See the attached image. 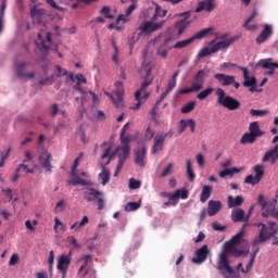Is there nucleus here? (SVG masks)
I'll return each mask as SVG.
<instances>
[{"mask_svg": "<svg viewBox=\"0 0 278 278\" xmlns=\"http://www.w3.org/2000/svg\"><path fill=\"white\" fill-rule=\"evenodd\" d=\"M261 68H266L265 75H275V68H278V63L273 62V59H262L258 61L257 65Z\"/></svg>", "mask_w": 278, "mask_h": 278, "instance_id": "obj_18", "label": "nucleus"}, {"mask_svg": "<svg viewBox=\"0 0 278 278\" xmlns=\"http://www.w3.org/2000/svg\"><path fill=\"white\" fill-rule=\"evenodd\" d=\"M223 208L220 201L211 200L208 201L207 214L208 216H216V213Z\"/></svg>", "mask_w": 278, "mask_h": 278, "instance_id": "obj_35", "label": "nucleus"}, {"mask_svg": "<svg viewBox=\"0 0 278 278\" xmlns=\"http://www.w3.org/2000/svg\"><path fill=\"white\" fill-rule=\"evenodd\" d=\"M244 203L242 195H237L233 200L232 195L228 197V207H238Z\"/></svg>", "mask_w": 278, "mask_h": 278, "instance_id": "obj_39", "label": "nucleus"}, {"mask_svg": "<svg viewBox=\"0 0 278 278\" xmlns=\"http://www.w3.org/2000/svg\"><path fill=\"white\" fill-rule=\"evenodd\" d=\"M244 236V231L241 230L240 232H238L237 235H235L229 241L232 244H236L238 247V244H240L242 242V237Z\"/></svg>", "mask_w": 278, "mask_h": 278, "instance_id": "obj_49", "label": "nucleus"}, {"mask_svg": "<svg viewBox=\"0 0 278 278\" xmlns=\"http://www.w3.org/2000/svg\"><path fill=\"white\" fill-rule=\"evenodd\" d=\"M68 78L71 79V81H77L76 84H88V79L86 78V76H84V74H70Z\"/></svg>", "mask_w": 278, "mask_h": 278, "instance_id": "obj_42", "label": "nucleus"}, {"mask_svg": "<svg viewBox=\"0 0 278 278\" xmlns=\"http://www.w3.org/2000/svg\"><path fill=\"white\" fill-rule=\"evenodd\" d=\"M166 24V20L155 23V21H143L138 26V31L140 34H153V31H157L159 29H162L164 25Z\"/></svg>", "mask_w": 278, "mask_h": 278, "instance_id": "obj_7", "label": "nucleus"}, {"mask_svg": "<svg viewBox=\"0 0 278 278\" xmlns=\"http://www.w3.org/2000/svg\"><path fill=\"white\" fill-rule=\"evenodd\" d=\"M253 227H261V230L257 236L254 237V239L251 241V244L256 247V244H264L266 242V224L264 223H257L253 224Z\"/></svg>", "mask_w": 278, "mask_h": 278, "instance_id": "obj_19", "label": "nucleus"}, {"mask_svg": "<svg viewBox=\"0 0 278 278\" xmlns=\"http://www.w3.org/2000/svg\"><path fill=\"white\" fill-rule=\"evenodd\" d=\"M210 197H212V187L205 185L203 188H202V192L200 194V201L201 203H205Z\"/></svg>", "mask_w": 278, "mask_h": 278, "instance_id": "obj_40", "label": "nucleus"}, {"mask_svg": "<svg viewBox=\"0 0 278 278\" xmlns=\"http://www.w3.org/2000/svg\"><path fill=\"white\" fill-rule=\"evenodd\" d=\"M216 10V0H203L198 3L195 12H214Z\"/></svg>", "mask_w": 278, "mask_h": 278, "instance_id": "obj_22", "label": "nucleus"}, {"mask_svg": "<svg viewBox=\"0 0 278 278\" xmlns=\"http://www.w3.org/2000/svg\"><path fill=\"white\" fill-rule=\"evenodd\" d=\"M83 194L85 201H88V203H92V201H97L99 197L103 194V192L94 188H87Z\"/></svg>", "mask_w": 278, "mask_h": 278, "instance_id": "obj_23", "label": "nucleus"}, {"mask_svg": "<svg viewBox=\"0 0 278 278\" xmlns=\"http://www.w3.org/2000/svg\"><path fill=\"white\" fill-rule=\"evenodd\" d=\"M52 161H53V156L49 152H46L43 155L39 156V162H40L42 168H45V170H47V173L52 172V168H53V166L51 165Z\"/></svg>", "mask_w": 278, "mask_h": 278, "instance_id": "obj_26", "label": "nucleus"}, {"mask_svg": "<svg viewBox=\"0 0 278 278\" xmlns=\"http://www.w3.org/2000/svg\"><path fill=\"white\" fill-rule=\"evenodd\" d=\"M134 10H136V4H131L130 7L127 8L126 14H121L116 18V25H121V23H129V16L134 13Z\"/></svg>", "mask_w": 278, "mask_h": 278, "instance_id": "obj_32", "label": "nucleus"}, {"mask_svg": "<svg viewBox=\"0 0 278 278\" xmlns=\"http://www.w3.org/2000/svg\"><path fill=\"white\" fill-rule=\"evenodd\" d=\"M264 130L260 128V122H252L249 126V132H245L241 139V144H253L257 138H262L264 136Z\"/></svg>", "mask_w": 278, "mask_h": 278, "instance_id": "obj_5", "label": "nucleus"}, {"mask_svg": "<svg viewBox=\"0 0 278 278\" xmlns=\"http://www.w3.org/2000/svg\"><path fill=\"white\" fill-rule=\"evenodd\" d=\"M108 97H110L115 105V108H124L125 101L123 100V97L125 94V85H123V81H116L115 83V96H112L110 93H106Z\"/></svg>", "mask_w": 278, "mask_h": 278, "instance_id": "obj_8", "label": "nucleus"}, {"mask_svg": "<svg viewBox=\"0 0 278 278\" xmlns=\"http://www.w3.org/2000/svg\"><path fill=\"white\" fill-rule=\"evenodd\" d=\"M173 163H169L164 170L161 173L160 177L161 179H164V177H168V175H170V173H173Z\"/></svg>", "mask_w": 278, "mask_h": 278, "instance_id": "obj_56", "label": "nucleus"}, {"mask_svg": "<svg viewBox=\"0 0 278 278\" xmlns=\"http://www.w3.org/2000/svg\"><path fill=\"white\" fill-rule=\"evenodd\" d=\"M235 77L236 76L220 74V73H217L214 75V79H216L218 84H220V86H224V87L231 86L233 84Z\"/></svg>", "mask_w": 278, "mask_h": 278, "instance_id": "obj_27", "label": "nucleus"}, {"mask_svg": "<svg viewBox=\"0 0 278 278\" xmlns=\"http://www.w3.org/2000/svg\"><path fill=\"white\" fill-rule=\"evenodd\" d=\"M22 170H24V173L34 175V169H29V166H27L25 164H20L16 168V173H21Z\"/></svg>", "mask_w": 278, "mask_h": 278, "instance_id": "obj_57", "label": "nucleus"}, {"mask_svg": "<svg viewBox=\"0 0 278 278\" xmlns=\"http://www.w3.org/2000/svg\"><path fill=\"white\" fill-rule=\"evenodd\" d=\"M197 162L198 166H200V168H203L205 166V156H203V154L201 153L197 154Z\"/></svg>", "mask_w": 278, "mask_h": 278, "instance_id": "obj_62", "label": "nucleus"}, {"mask_svg": "<svg viewBox=\"0 0 278 278\" xmlns=\"http://www.w3.org/2000/svg\"><path fill=\"white\" fill-rule=\"evenodd\" d=\"M252 248L254 249L253 253L251 254V258L247 265L245 269H242V273L247 275V273H251V268H253V264H255V258L257 257V254L260 253V244H252Z\"/></svg>", "mask_w": 278, "mask_h": 278, "instance_id": "obj_33", "label": "nucleus"}, {"mask_svg": "<svg viewBox=\"0 0 278 278\" xmlns=\"http://www.w3.org/2000/svg\"><path fill=\"white\" fill-rule=\"evenodd\" d=\"M173 130H169L165 134L157 135L154 137L153 146H152V155L159 153V151H164V142H166V138H170L173 136Z\"/></svg>", "mask_w": 278, "mask_h": 278, "instance_id": "obj_11", "label": "nucleus"}, {"mask_svg": "<svg viewBox=\"0 0 278 278\" xmlns=\"http://www.w3.org/2000/svg\"><path fill=\"white\" fill-rule=\"evenodd\" d=\"M269 36H273V26L266 24L262 33L256 38L257 45H262L263 42H266Z\"/></svg>", "mask_w": 278, "mask_h": 278, "instance_id": "obj_30", "label": "nucleus"}, {"mask_svg": "<svg viewBox=\"0 0 278 278\" xmlns=\"http://www.w3.org/2000/svg\"><path fill=\"white\" fill-rule=\"evenodd\" d=\"M54 231H58V228L60 227L61 231H66V226L63 225L58 217L54 218Z\"/></svg>", "mask_w": 278, "mask_h": 278, "instance_id": "obj_60", "label": "nucleus"}, {"mask_svg": "<svg viewBox=\"0 0 278 278\" xmlns=\"http://www.w3.org/2000/svg\"><path fill=\"white\" fill-rule=\"evenodd\" d=\"M213 92H214V88L208 87L202 90L200 93H198L197 99H199V101H205V99H207V97H210Z\"/></svg>", "mask_w": 278, "mask_h": 278, "instance_id": "obj_43", "label": "nucleus"}, {"mask_svg": "<svg viewBox=\"0 0 278 278\" xmlns=\"http://www.w3.org/2000/svg\"><path fill=\"white\" fill-rule=\"evenodd\" d=\"M179 199H188V190H176L174 197H172L167 202H164L162 207L166 210V207H169V205H177V203H179Z\"/></svg>", "mask_w": 278, "mask_h": 278, "instance_id": "obj_17", "label": "nucleus"}, {"mask_svg": "<svg viewBox=\"0 0 278 278\" xmlns=\"http://www.w3.org/2000/svg\"><path fill=\"white\" fill-rule=\"evenodd\" d=\"M144 138L146 140H153V138H155V130L148 126L144 132Z\"/></svg>", "mask_w": 278, "mask_h": 278, "instance_id": "obj_58", "label": "nucleus"}, {"mask_svg": "<svg viewBox=\"0 0 278 278\" xmlns=\"http://www.w3.org/2000/svg\"><path fill=\"white\" fill-rule=\"evenodd\" d=\"M255 176L249 175L244 179V184H250V186H257L260 181L264 178V165H255L253 168Z\"/></svg>", "mask_w": 278, "mask_h": 278, "instance_id": "obj_13", "label": "nucleus"}, {"mask_svg": "<svg viewBox=\"0 0 278 278\" xmlns=\"http://www.w3.org/2000/svg\"><path fill=\"white\" fill-rule=\"evenodd\" d=\"M151 65L142 64L140 72L141 87L135 92V99L137 103L130 108V110H140L142 104L149 99L150 93L147 92V88L153 84V75L151 74Z\"/></svg>", "mask_w": 278, "mask_h": 278, "instance_id": "obj_3", "label": "nucleus"}, {"mask_svg": "<svg viewBox=\"0 0 278 278\" xmlns=\"http://www.w3.org/2000/svg\"><path fill=\"white\" fill-rule=\"evenodd\" d=\"M239 71H242L243 73V86L244 88H250V92H262V89H257V78L255 76H249V68L247 67H239Z\"/></svg>", "mask_w": 278, "mask_h": 278, "instance_id": "obj_9", "label": "nucleus"}, {"mask_svg": "<svg viewBox=\"0 0 278 278\" xmlns=\"http://www.w3.org/2000/svg\"><path fill=\"white\" fill-rule=\"evenodd\" d=\"M257 16V10H254L252 12V14L245 20V22L243 23V27L244 29H247L248 31H255V29H257V24H253L250 25L251 22Z\"/></svg>", "mask_w": 278, "mask_h": 278, "instance_id": "obj_38", "label": "nucleus"}, {"mask_svg": "<svg viewBox=\"0 0 278 278\" xmlns=\"http://www.w3.org/2000/svg\"><path fill=\"white\" fill-rule=\"evenodd\" d=\"M187 175H188L189 181H194L197 176L194 175V172L192 170V161L191 160H187Z\"/></svg>", "mask_w": 278, "mask_h": 278, "instance_id": "obj_47", "label": "nucleus"}, {"mask_svg": "<svg viewBox=\"0 0 278 278\" xmlns=\"http://www.w3.org/2000/svg\"><path fill=\"white\" fill-rule=\"evenodd\" d=\"M71 177L72 178L67 180L68 186H90V182L79 177L75 170L71 172Z\"/></svg>", "mask_w": 278, "mask_h": 278, "instance_id": "obj_28", "label": "nucleus"}, {"mask_svg": "<svg viewBox=\"0 0 278 278\" xmlns=\"http://www.w3.org/2000/svg\"><path fill=\"white\" fill-rule=\"evenodd\" d=\"M215 94L217 97V105H220L222 108H225L230 112H236V110H240L242 103H240L238 99L228 96L225 92V89L217 88Z\"/></svg>", "mask_w": 278, "mask_h": 278, "instance_id": "obj_4", "label": "nucleus"}, {"mask_svg": "<svg viewBox=\"0 0 278 278\" xmlns=\"http://www.w3.org/2000/svg\"><path fill=\"white\" fill-rule=\"evenodd\" d=\"M102 173L99 174L100 179H102V186H105L110 181V170L105 169V165H102Z\"/></svg>", "mask_w": 278, "mask_h": 278, "instance_id": "obj_45", "label": "nucleus"}, {"mask_svg": "<svg viewBox=\"0 0 278 278\" xmlns=\"http://www.w3.org/2000/svg\"><path fill=\"white\" fill-rule=\"evenodd\" d=\"M89 223V218L88 216H84L81 222H76L71 226V229H75V231H79V229H81V227H86V225H88Z\"/></svg>", "mask_w": 278, "mask_h": 278, "instance_id": "obj_44", "label": "nucleus"}, {"mask_svg": "<svg viewBox=\"0 0 278 278\" xmlns=\"http://www.w3.org/2000/svg\"><path fill=\"white\" fill-rule=\"evenodd\" d=\"M25 66H27L26 62L17 64L15 70L16 75L20 77V79H34V77H36V73L25 72Z\"/></svg>", "mask_w": 278, "mask_h": 278, "instance_id": "obj_21", "label": "nucleus"}, {"mask_svg": "<svg viewBox=\"0 0 278 278\" xmlns=\"http://www.w3.org/2000/svg\"><path fill=\"white\" fill-rule=\"evenodd\" d=\"M142 186V182L140 180H137L136 178L129 179V189L130 190H138Z\"/></svg>", "mask_w": 278, "mask_h": 278, "instance_id": "obj_55", "label": "nucleus"}, {"mask_svg": "<svg viewBox=\"0 0 278 278\" xmlns=\"http://www.w3.org/2000/svg\"><path fill=\"white\" fill-rule=\"evenodd\" d=\"M194 108H197V102L191 101V102L187 103L185 106H182L180 112H181V114H190V112H192L194 110Z\"/></svg>", "mask_w": 278, "mask_h": 278, "instance_id": "obj_46", "label": "nucleus"}, {"mask_svg": "<svg viewBox=\"0 0 278 278\" xmlns=\"http://www.w3.org/2000/svg\"><path fill=\"white\" fill-rule=\"evenodd\" d=\"M121 141H122V147H117L115 152L111 153L112 148H106L103 151V154L101 156V160H105L108 159V161L104 163V166H108V164H110V162H112V160L114 159V155H118V163L116 166V170L114 173V177H118V173H121V170H123V166H125V162L127 161V159L129 157V138L125 137V135H121Z\"/></svg>", "mask_w": 278, "mask_h": 278, "instance_id": "obj_2", "label": "nucleus"}, {"mask_svg": "<svg viewBox=\"0 0 278 278\" xmlns=\"http://www.w3.org/2000/svg\"><path fill=\"white\" fill-rule=\"evenodd\" d=\"M177 16L179 17L186 16L185 18L176 22L174 25V31H176L177 36H182L184 31H186V29L190 27V21L188 20L190 17V12L187 11L184 13H179L177 14Z\"/></svg>", "mask_w": 278, "mask_h": 278, "instance_id": "obj_10", "label": "nucleus"}, {"mask_svg": "<svg viewBox=\"0 0 278 278\" xmlns=\"http://www.w3.org/2000/svg\"><path fill=\"white\" fill-rule=\"evenodd\" d=\"M51 33L41 30L38 33L37 38L39 40V49L43 51H49L53 49V39H51Z\"/></svg>", "mask_w": 278, "mask_h": 278, "instance_id": "obj_12", "label": "nucleus"}, {"mask_svg": "<svg viewBox=\"0 0 278 278\" xmlns=\"http://www.w3.org/2000/svg\"><path fill=\"white\" fill-rule=\"evenodd\" d=\"M212 31H214V27L204 28L198 31L197 34H194L189 39L176 42L174 45V49H186V47H188L189 45H192L193 40H203V38H205V36H207L208 34H212Z\"/></svg>", "mask_w": 278, "mask_h": 278, "instance_id": "obj_6", "label": "nucleus"}, {"mask_svg": "<svg viewBox=\"0 0 278 278\" xmlns=\"http://www.w3.org/2000/svg\"><path fill=\"white\" fill-rule=\"evenodd\" d=\"M271 160V163L275 164L278 160V144L274 147V149L267 151L265 155L263 156L262 162H268Z\"/></svg>", "mask_w": 278, "mask_h": 278, "instance_id": "obj_37", "label": "nucleus"}, {"mask_svg": "<svg viewBox=\"0 0 278 278\" xmlns=\"http://www.w3.org/2000/svg\"><path fill=\"white\" fill-rule=\"evenodd\" d=\"M269 231H268V227L265 226V238H266V242H268V240H270V238H275V236H277L278 233V226L277 223L275 222H269Z\"/></svg>", "mask_w": 278, "mask_h": 278, "instance_id": "obj_36", "label": "nucleus"}, {"mask_svg": "<svg viewBox=\"0 0 278 278\" xmlns=\"http://www.w3.org/2000/svg\"><path fill=\"white\" fill-rule=\"evenodd\" d=\"M64 207H66V202L61 200L55 205V212H64Z\"/></svg>", "mask_w": 278, "mask_h": 278, "instance_id": "obj_63", "label": "nucleus"}, {"mask_svg": "<svg viewBox=\"0 0 278 278\" xmlns=\"http://www.w3.org/2000/svg\"><path fill=\"white\" fill-rule=\"evenodd\" d=\"M67 242L70 244L74 245V249H81V244H79L77 242V239H75V237H73V236L67 237Z\"/></svg>", "mask_w": 278, "mask_h": 278, "instance_id": "obj_59", "label": "nucleus"}, {"mask_svg": "<svg viewBox=\"0 0 278 278\" xmlns=\"http://www.w3.org/2000/svg\"><path fill=\"white\" fill-rule=\"evenodd\" d=\"M249 250H238L235 243L227 241L224 244V250L219 254L217 266L218 270L225 278H240L231 265H229V255H235V257H242V255H249Z\"/></svg>", "mask_w": 278, "mask_h": 278, "instance_id": "obj_1", "label": "nucleus"}, {"mask_svg": "<svg viewBox=\"0 0 278 278\" xmlns=\"http://www.w3.org/2000/svg\"><path fill=\"white\" fill-rule=\"evenodd\" d=\"M270 112L268 110H255V109L250 110V115L251 116L262 117V116H266Z\"/></svg>", "mask_w": 278, "mask_h": 278, "instance_id": "obj_51", "label": "nucleus"}, {"mask_svg": "<svg viewBox=\"0 0 278 278\" xmlns=\"http://www.w3.org/2000/svg\"><path fill=\"white\" fill-rule=\"evenodd\" d=\"M205 79H207V72L205 70H200L193 76L191 86L197 89L198 92L203 90V86H205Z\"/></svg>", "mask_w": 278, "mask_h": 278, "instance_id": "obj_15", "label": "nucleus"}, {"mask_svg": "<svg viewBox=\"0 0 278 278\" xmlns=\"http://www.w3.org/2000/svg\"><path fill=\"white\" fill-rule=\"evenodd\" d=\"M53 81H55V75H51L47 78H42L39 80V86H51V84H53Z\"/></svg>", "mask_w": 278, "mask_h": 278, "instance_id": "obj_52", "label": "nucleus"}, {"mask_svg": "<svg viewBox=\"0 0 278 278\" xmlns=\"http://www.w3.org/2000/svg\"><path fill=\"white\" fill-rule=\"evenodd\" d=\"M55 68L58 71L56 77H66V75H68V71L62 68V66L56 65Z\"/></svg>", "mask_w": 278, "mask_h": 278, "instance_id": "obj_61", "label": "nucleus"}, {"mask_svg": "<svg viewBox=\"0 0 278 278\" xmlns=\"http://www.w3.org/2000/svg\"><path fill=\"white\" fill-rule=\"evenodd\" d=\"M162 14V7L156 5L153 16L151 17V21H157V17Z\"/></svg>", "mask_w": 278, "mask_h": 278, "instance_id": "obj_64", "label": "nucleus"}, {"mask_svg": "<svg viewBox=\"0 0 278 278\" xmlns=\"http://www.w3.org/2000/svg\"><path fill=\"white\" fill-rule=\"evenodd\" d=\"M212 53H215L214 51H212V47L211 48H203L199 53H198V60H201L203 58H207V55H212Z\"/></svg>", "mask_w": 278, "mask_h": 278, "instance_id": "obj_53", "label": "nucleus"}, {"mask_svg": "<svg viewBox=\"0 0 278 278\" xmlns=\"http://www.w3.org/2000/svg\"><path fill=\"white\" fill-rule=\"evenodd\" d=\"M231 218L233 223H242L244 220V210L238 208L232 211Z\"/></svg>", "mask_w": 278, "mask_h": 278, "instance_id": "obj_41", "label": "nucleus"}, {"mask_svg": "<svg viewBox=\"0 0 278 278\" xmlns=\"http://www.w3.org/2000/svg\"><path fill=\"white\" fill-rule=\"evenodd\" d=\"M232 162H233V160L227 159L224 163H222V168H225L222 172H219V177L222 179H225V177H227V176L233 177V175L240 173V168H238V167L229 168V166H231Z\"/></svg>", "mask_w": 278, "mask_h": 278, "instance_id": "obj_16", "label": "nucleus"}, {"mask_svg": "<svg viewBox=\"0 0 278 278\" xmlns=\"http://www.w3.org/2000/svg\"><path fill=\"white\" fill-rule=\"evenodd\" d=\"M269 36H273V26L266 24L262 33L256 38L257 45H262L263 42H266Z\"/></svg>", "mask_w": 278, "mask_h": 278, "instance_id": "obj_29", "label": "nucleus"}, {"mask_svg": "<svg viewBox=\"0 0 278 278\" xmlns=\"http://www.w3.org/2000/svg\"><path fill=\"white\" fill-rule=\"evenodd\" d=\"M210 254V249L207 248V244L202 245L200 249L195 252V257L192 258L193 264H203L205 260H207V255Z\"/></svg>", "mask_w": 278, "mask_h": 278, "instance_id": "obj_20", "label": "nucleus"}, {"mask_svg": "<svg viewBox=\"0 0 278 278\" xmlns=\"http://www.w3.org/2000/svg\"><path fill=\"white\" fill-rule=\"evenodd\" d=\"M140 203L139 202H128L125 205V211L126 212H136V210H140Z\"/></svg>", "mask_w": 278, "mask_h": 278, "instance_id": "obj_48", "label": "nucleus"}, {"mask_svg": "<svg viewBox=\"0 0 278 278\" xmlns=\"http://www.w3.org/2000/svg\"><path fill=\"white\" fill-rule=\"evenodd\" d=\"M237 40L236 37H232L230 39H226L223 41H218L215 45L212 46V51H214V53H218V51L223 50V49H228V47H231V43Z\"/></svg>", "mask_w": 278, "mask_h": 278, "instance_id": "obj_31", "label": "nucleus"}, {"mask_svg": "<svg viewBox=\"0 0 278 278\" xmlns=\"http://www.w3.org/2000/svg\"><path fill=\"white\" fill-rule=\"evenodd\" d=\"M144 160H147V147L143 146L141 149L135 151V164L144 167L147 165Z\"/></svg>", "mask_w": 278, "mask_h": 278, "instance_id": "obj_25", "label": "nucleus"}, {"mask_svg": "<svg viewBox=\"0 0 278 278\" xmlns=\"http://www.w3.org/2000/svg\"><path fill=\"white\" fill-rule=\"evenodd\" d=\"M188 127H190L191 129V134H194L195 129H197V122L193 118L190 119H181L179 122V130L178 134L181 135L182 132L186 131V129H188Z\"/></svg>", "mask_w": 278, "mask_h": 278, "instance_id": "obj_24", "label": "nucleus"}, {"mask_svg": "<svg viewBox=\"0 0 278 278\" xmlns=\"http://www.w3.org/2000/svg\"><path fill=\"white\" fill-rule=\"evenodd\" d=\"M111 12H112V9L110 7H103L100 10V14H102V16L112 21L114 20V15H112Z\"/></svg>", "mask_w": 278, "mask_h": 278, "instance_id": "obj_50", "label": "nucleus"}, {"mask_svg": "<svg viewBox=\"0 0 278 278\" xmlns=\"http://www.w3.org/2000/svg\"><path fill=\"white\" fill-rule=\"evenodd\" d=\"M45 14H47V10L45 9H37L36 7L30 9V17L34 23H42V16H45Z\"/></svg>", "mask_w": 278, "mask_h": 278, "instance_id": "obj_34", "label": "nucleus"}, {"mask_svg": "<svg viewBox=\"0 0 278 278\" xmlns=\"http://www.w3.org/2000/svg\"><path fill=\"white\" fill-rule=\"evenodd\" d=\"M73 260V251H68L67 254H61L58 258L56 268L60 273H67L68 266H71V262Z\"/></svg>", "mask_w": 278, "mask_h": 278, "instance_id": "obj_14", "label": "nucleus"}, {"mask_svg": "<svg viewBox=\"0 0 278 278\" xmlns=\"http://www.w3.org/2000/svg\"><path fill=\"white\" fill-rule=\"evenodd\" d=\"M156 53L157 55H161V58H166L168 55V50L166 49V41L157 48Z\"/></svg>", "mask_w": 278, "mask_h": 278, "instance_id": "obj_54", "label": "nucleus"}]
</instances>
